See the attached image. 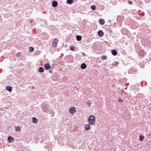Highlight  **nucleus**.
<instances>
[{
  "label": "nucleus",
  "instance_id": "nucleus-8",
  "mask_svg": "<svg viewBox=\"0 0 151 151\" xmlns=\"http://www.w3.org/2000/svg\"><path fill=\"white\" fill-rule=\"evenodd\" d=\"M120 19V22L119 21V17H118L117 18V22L119 24H121V22L123 21V17L121 16L119 18Z\"/></svg>",
  "mask_w": 151,
  "mask_h": 151
},
{
  "label": "nucleus",
  "instance_id": "nucleus-15",
  "mask_svg": "<svg viewBox=\"0 0 151 151\" xmlns=\"http://www.w3.org/2000/svg\"><path fill=\"white\" fill-rule=\"evenodd\" d=\"M6 89L11 92L12 91V87L10 86H7L6 88Z\"/></svg>",
  "mask_w": 151,
  "mask_h": 151
},
{
  "label": "nucleus",
  "instance_id": "nucleus-24",
  "mask_svg": "<svg viewBox=\"0 0 151 151\" xmlns=\"http://www.w3.org/2000/svg\"><path fill=\"white\" fill-rule=\"evenodd\" d=\"M20 130V127H17L15 129L16 131H19Z\"/></svg>",
  "mask_w": 151,
  "mask_h": 151
},
{
  "label": "nucleus",
  "instance_id": "nucleus-5",
  "mask_svg": "<svg viewBox=\"0 0 151 151\" xmlns=\"http://www.w3.org/2000/svg\"><path fill=\"white\" fill-rule=\"evenodd\" d=\"M58 40L57 39H54L52 43V46L54 47H56L57 45V43H58Z\"/></svg>",
  "mask_w": 151,
  "mask_h": 151
},
{
  "label": "nucleus",
  "instance_id": "nucleus-34",
  "mask_svg": "<svg viewBox=\"0 0 151 151\" xmlns=\"http://www.w3.org/2000/svg\"><path fill=\"white\" fill-rule=\"evenodd\" d=\"M82 54L83 55V56H85V53H84V52H82Z\"/></svg>",
  "mask_w": 151,
  "mask_h": 151
},
{
  "label": "nucleus",
  "instance_id": "nucleus-23",
  "mask_svg": "<svg viewBox=\"0 0 151 151\" xmlns=\"http://www.w3.org/2000/svg\"><path fill=\"white\" fill-rule=\"evenodd\" d=\"M144 139V137L143 136L141 135L139 136V139L140 141H142Z\"/></svg>",
  "mask_w": 151,
  "mask_h": 151
},
{
  "label": "nucleus",
  "instance_id": "nucleus-20",
  "mask_svg": "<svg viewBox=\"0 0 151 151\" xmlns=\"http://www.w3.org/2000/svg\"><path fill=\"white\" fill-rule=\"evenodd\" d=\"M101 58L103 60H105L107 59V57L106 55H102L101 57Z\"/></svg>",
  "mask_w": 151,
  "mask_h": 151
},
{
  "label": "nucleus",
  "instance_id": "nucleus-25",
  "mask_svg": "<svg viewBox=\"0 0 151 151\" xmlns=\"http://www.w3.org/2000/svg\"><path fill=\"white\" fill-rule=\"evenodd\" d=\"M75 47L74 46H71L70 47V49L71 50H72V51L74 50L75 49Z\"/></svg>",
  "mask_w": 151,
  "mask_h": 151
},
{
  "label": "nucleus",
  "instance_id": "nucleus-38",
  "mask_svg": "<svg viewBox=\"0 0 151 151\" xmlns=\"http://www.w3.org/2000/svg\"><path fill=\"white\" fill-rule=\"evenodd\" d=\"M32 21H31V23H32Z\"/></svg>",
  "mask_w": 151,
  "mask_h": 151
},
{
  "label": "nucleus",
  "instance_id": "nucleus-36",
  "mask_svg": "<svg viewBox=\"0 0 151 151\" xmlns=\"http://www.w3.org/2000/svg\"><path fill=\"white\" fill-rule=\"evenodd\" d=\"M40 61H39L38 62V63L39 64H40Z\"/></svg>",
  "mask_w": 151,
  "mask_h": 151
},
{
  "label": "nucleus",
  "instance_id": "nucleus-37",
  "mask_svg": "<svg viewBox=\"0 0 151 151\" xmlns=\"http://www.w3.org/2000/svg\"><path fill=\"white\" fill-rule=\"evenodd\" d=\"M32 88H34V87H32Z\"/></svg>",
  "mask_w": 151,
  "mask_h": 151
},
{
  "label": "nucleus",
  "instance_id": "nucleus-1",
  "mask_svg": "<svg viewBox=\"0 0 151 151\" xmlns=\"http://www.w3.org/2000/svg\"><path fill=\"white\" fill-rule=\"evenodd\" d=\"M95 117L93 115L90 116L88 119V121L91 125L94 124H95Z\"/></svg>",
  "mask_w": 151,
  "mask_h": 151
},
{
  "label": "nucleus",
  "instance_id": "nucleus-33",
  "mask_svg": "<svg viewBox=\"0 0 151 151\" xmlns=\"http://www.w3.org/2000/svg\"><path fill=\"white\" fill-rule=\"evenodd\" d=\"M49 72L50 73H52L53 72L51 70H50Z\"/></svg>",
  "mask_w": 151,
  "mask_h": 151
},
{
  "label": "nucleus",
  "instance_id": "nucleus-26",
  "mask_svg": "<svg viewBox=\"0 0 151 151\" xmlns=\"http://www.w3.org/2000/svg\"><path fill=\"white\" fill-rule=\"evenodd\" d=\"M17 57H19L21 56V53H17Z\"/></svg>",
  "mask_w": 151,
  "mask_h": 151
},
{
  "label": "nucleus",
  "instance_id": "nucleus-29",
  "mask_svg": "<svg viewBox=\"0 0 151 151\" xmlns=\"http://www.w3.org/2000/svg\"><path fill=\"white\" fill-rule=\"evenodd\" d=\"M44 66H50L49 63H46L44 65Z\"/></svg>",
  "mask_w": 151,
  "mask_h": 151
},
{
  "label": "nucleus",
  "instance_id": "nucleus-11",
  "mask_svg": "<svg viewBox=\"0 0 151 151\" xmlns=\"http://www.w3.org/2000/svg\"><path fill=\"white\" fill-rule=\"evenodd\" d=\"M52 5L53 7H56L58 5V3L57 1H54L52 3Z\"/></svg>",
  "mask_w": 151,
  "mask_h": 151
},
{
  "label": "nucleus",
  "instance_id": "nucleus-31",
  "mask_svg": "<svg viewBox=\"0 0 151 151\" xmlns=\"http://www.w3.org/2000/svg\"><path fill=\"white\" fill-rule=\"evenodd\" d=\"M118 101H119L120 102H121V101H122V99H121V98L120 97L119 98H118Z\"/></svg>",
  "mask_w": 151,
  "mask_h": 151
},
{
  "label": "nucleus",
  "instance_id": "nucleus-3",
  "mask_svg": "<svg viewBox=\"0 0 151 151\" xmlns=\"http://www.w3.org/2000/svg\"><path fill=\"white\" fill-rule=\"evenodd\" d=\"M56 65L58 66H60L64 65V64L62 60H60L57 61L56 63Z\"/></svg>",
  "mask_w": 151,
  "mask_h": 151
},
{
  "label": "nucleus",
  "instance_id": "nucleus-10",
  "mask_svg": "<svg viewBox=\"0 0 151 151\" xmlns=\"http://www.w3.org/2000/svg\"><path fill=\"white\" fill-rule=\"evenodd\" d=\"M99 22L100 24L101 25L104 24L105 22L104 21V20L102 19H100L99 21Z\"/></svg>",
  "mask_w": 151,
  "mask_h": 151
},
{
  "label": "nucleus",
  "instance_id": "nucleus-17",
  "mask_svg": "<svg viewBox=\"0 0 151 151\" xmlns=\"http://www.w3.org/2000/svg\"><path fill=\"white\" fill-rule=\"evenodd\" d=\"M38 71L40 72H42L44 71V69L43 68L40 67L38 69Z\"/></svg>",
  "mask_w": 151,
  "mask_h": 151
},
{
  "label": "nucleus",
  "instance_id": "nucleus-16",
  "mask_svg": "<svg viewBox=\"0 0 151 151\" xmlns=\"http://www.w3.org/2000/svg\"><path fill=\"white\" fill-rule=\"evenodd\" d=\"M109 28H108V29L109 30V32L110 34H113V31H112V29L110 27H111V26H109Z\"/></svg>",
  "mask_w": 151,
  "mask_h": 151
},
{
  "label": "nucleus",
  "instance_id": "nucleus-28",
  "mask_svg": "<svg viewBox=\"0 0 151 151\" xmlns=\"http://www.w3.org/2000/svg\"><path fill=\"white\" fill-rule=\"evenodd\" d=\"M81 66H87V65L85 63H83L81 65Z\"/></svg>",
  "mask_w": 151,
  "mask_h": 151
},
{
  "label": "nucleus",
  "instance_id": "nucleus-22",
  "mask_svg": "<svg viewBox=\"0 0 151 151\" xmlns=\"http://www.w3.org/2000/svg\"><path fill=\"white\" fill-rule=\"evenodd\" d=\"M29 48V51L30 52H32L34 50V49L33 47H30Z\"/></svg>",
  "mask_w": 151,
  "mask_h": 151
},
{
  "label": "nucleus",
  "instance_id": "nucleus-35",
  "mask_svg": "<svg viewBox=\"0 0 151 151\" xmlns=\"http://www.w3.org/2000/svg\"><path fill=\"white\" fill-rule=\"evenodd\" d=\"M124 92V90H122V91L121 93L122 94V93H123Z\"/></svg>",
  "mask_w": 151,
  "mask_h": 151
},
{
  "label": "nucleus",
  "instance_id": "nucleus-21",
  "mask_svg": "<svg viewBox=\"0 0 151 151\" xmlns=\"http://www.w3.org/2000/svg\"><path fill=\"white\" fill-rule=\"evenodd\" d=\"M73 2V0H67V3L68 4H71Z\"/></svg>",
  "mask_w": 151,
  "mask_h": 151
},
{
  "label": "nucleus",
  "instance_id": "nucleus-7",
  "mask_svg": "<svg viewBox=\"0 0 151 151\" xmlns=\"http://www.w3.org/2000/svg\"><path fill=\"white\" fill-rule=\"evenodd\" d=\"M98 34L100 37H102L104 35V33L102 30H99L98 32Z\"/></svg>",
  "mask_w": 151,
  "mask_h": 151
},
{
  "label": "nucleus",
  "instance_id": "nucleus-14",
  "mask_svg": "<svg viewBox=\"0 0 151 151\" xmlns=\"http://www.w3.org/2000/svg\"><path fill=\"white\" fill-rule=\"evenodd\" d=\"M32 120L33 122L35 124L37 123L38 121L37 119L35 117H33Z\"/></svg>",
  "mask_w": 151,
  "mask_h": 151
},
{
  "label": "nucleus",
  "instance_id": "nucleus-18",
  "mask_svg": "<svg viewBox=\"0 0 151 151\" xmlns=\"http://www.w3.org/2000/svg\"><path fill=\"white\" fill-rule=\"evenodd\" d=\"M119 62H115L112 63V65L114 66H116L119 65Z\"/></svg>",
  "mask_w": 151,
  "mask_h": 151
},
{
  "label": "nucleus",
  "instance_id": "nucleus-19",
  "mask_svg": "<svg viewBox=\"0 0 151 151\" xmlns=\"http://www.w3.org/2000/svg\"><path fill=\"white\" fill-rule=\"evenodd\" d=\"M91 8L92 10H94L96 9V6L95 5H93L91 6Z\"/></svg>",
  "mask_w": 151,
  "mask_h": 151
},
{
  "label": "nucleus",
  "instance_id": "nucleus-4",
  "mask_svg": "<svg viewBox=\"0 0 151 151\" xmlns=\"http://www.w3.org/2000/svg\"><path fill=\"white\" fill-rule=\"evenodd\" d=\"M90 125L91 124H90L89 123V124H86L85 125L84 128L85 129V130H88L90 129Z\"/></svg>",
  "mask_w": 151,
  "mask_h": 151
},
{
  "label": "nucleus",
  "instance_id": "nucleus-2",
  "mask_svg": "<svg viewBox=\"0 0 151 151\" xmlns=\"http://www.w3.org/2000/svg\"><path fill=\"white\" fill-rule=\"evenodd\" d=\"M138 54L139 56L143 57L146 55V52L142 49H139L138 51Z\"/></svg>",
  "mask_w": 151,
  "mask_h": 151
},
{
  "label": "nucleus",
  "instance_id": "nucleus-12",
  "mask_svg": "<svg viewBox=\"0 0 151 151\" xmlns=\"http://www.w3.org/2000/svg\"><path fill=\"white\" fill-rule=\"evenodd\" d=\"M8 140L10 142H12L13 141V138L11 136H9L8 138Z\"/></svg>",
  "mask_w": 151,
  "mask_h": 151
},
{
  "label": "nucleus",
  "instance_id": "nucleus-27",
  "mask_svg": "<svg viewBox=\"0 0 151 151\" xmlns=\"http://www.w3.org/2000/svg\"><path fill=\"white\" fill-rule=\"evenodd\" d=\"M45 67V69L46 70H48L50 68V67Z\"/></svg>",
  "mask_w": 151,
  "mask_h": 151
},
{
  "label": "nucleus",
  "instance_id": "nucleus-30",
  "mask_svg": "<svg viewBox=\"0 0 151 151\" xmlns=\"http://www.w3.org/2000/svg\"><path fill=\"white\" fill-rule=\"evenodd\" d=\"M128 3L131 5L132 4H133L132 2L131 1L129 0L128 1Z\"/></svg>",
  "mask_w": 151,
  "mask_h": 151
},
{
  "label": "nucleus",
  "instance_id": "nucleus-6",
  "mask_svg": "<svg viewBox=\"0 0 151 151\" xmlns=\"http://www.w3.org/2000/svg\"><path fill=\"white\" fill-rule=\"evenodd\" d=\"M76 111L75 110V108H72L69 109V112L71 114H73Z\"/></svg>",
  "mask_w": 151,
  "mask_h": 151
},
{
  "label": "nucleus",
  "instance_id": "nucleus-32",
  "mask_svg": "<svg viewBox=\"0 0 151 151\" xmlns=\"http://www.w3.org/2000/svg\"><path fill=\"white\" fill-rule=\"evenodd\" d=\"M81 68L83 69H84L86 68V67H81Z\"/></svg>",
  "mask_w": 151,
  "mask_h": 151
},
{
  "label": "nucleus",
  "instance_id": "nucleus-9",
  "mask_svg": "<svg viewBox=\"0 0 151 151\" xmlns=\"http://www.w3.org/2000/svg\"><path fill=\"white\" fill-rule=\"evenodd\" d=\"M111 52L113 55L115 56L117 55V52L116 50H111Z\"/></svg>",
  "mask_w": 151,
  "mask_h": 151
},
{
  "label": "nucleus",
  "instance_id": "nucleus-13",
  "mask_svg": "<svg viewBox=\"0 0 151 151\" xmlns=\"http://www.w3.org/2000/svg\"><path fill=\"white\" fill-rule=\"evenodd\" d=\"M76 38L77 40L78 41H80L81 40V38H82L81 36V35H78L76 37Z\"/></svg>",
  "mask_w": 151,
  "mask_h": 151
}]
</instances>
